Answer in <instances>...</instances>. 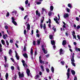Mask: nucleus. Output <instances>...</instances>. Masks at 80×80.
<instances>
[{
	"mask_svg": "<svg viewBox=\"0 0 80 80\" xmlns=\"http://www.w3.org/2000/svg\"><path fill=\"white\" fill-rule=\"evenodd\" d=\"M11 14L12 15H15V16H16L17 17L18 16V14L17 13V11H13L11 12Z\"/></svg>",
	"mask_w": 80,
	"mask_h": 80,
	"instance_id": "f257e3e1",
	"label": "nucleus"
},
{
	"mask_svg": "<svg viewBox=\"0 0 80 80\" xmlns=\"http://www.w3.org/2000/svg\"><path fill=\"white\" fill-rule=\"evenodd\" d=\"M12 22L15 25H17V22L15 21V18H14V17H12Z\"/></svg>",
	"mask_w": 80,
	"mask_h": 80,
	"instance_id": "f03ea898",
	"label": "nucleus"
},
{
	"mask_svg": "<svg viewBox=\"0 0 80 80\" xmlns=\"http://www.w3.org/2000/svg\"><path fill=\"white\" fill-rule=\"evenodd\" d=\"M51 44L52 45H54L53 46V48L54 50H55V48L56 47L55 45V42L54 40H51Z\"/></svg>",
	"mask_w": 80,
	"mask_h": 80,
	"instance_id": "7ed1b4c3",
	"label": "nucleus"
},
{
	"mask_svg": "<svg viewBox=\"0 0 80 80\" xmlns=\"http://www.w3.org/2000/svg\"><path fill=\"white\" fill-rule=\"evenodd\" d=\"M30 70L28 69H27L26 72L28 75V76H31V77H32V76H31V73H30Z\"/></svg>",
	"mask_w": 80,
	"mask_h": 80,
	"instance_id": "20e7f679",
	"label": "nucleus"
},
{
	"mask_svg": "<svg viewBox=\"0 0 80 80\" xmlns=\"http://www.w3.org/2000/svg\"><path fill=\"white\" fill-rule=\"evenodd\" d=\"M33 48H31L30 53H31V58H32V60H33Z\"/></svg>",
	"mask_w": 80,
	"mask_h": 80,
	"instance_id": "39448f33",
	"label": "nucleus"
},
{
	"mask_svg": "<svg viewBox=\"0 0 80 80\" xmlns=\"http://www.w3.org/2000/svg\"><path fill=\"white\" fill-rule=\"evenodd\" d=\"M27 22H26L25 24L27 27V31H28V30H29L30 29V25L29 23H28L27 24Z\"/></svg>",
	"mask_w": 80,
	"mask_h": 80,
	"instance_id": "423d86ee",
	"label": "nucleus"
},
{
	"mask_svg": "<svg viewBox=\"0 0 80 80\" xmlns=\"http://www.w3.org/2000/svg\"><path fill=\"white\" fill-rule=\"evenodd\" d=\"M22 62L23 63V66L25 68V69H26V68H27V64L25 63V61L24 60L22 61Z\"/></svg>",
	"mask_w": 80,
	"mask_h": 80,
	"instance_id": "0eeeda50",
	"label": "nucleus"
},
{
	"mask_svg": "<svg viewBox=\"0 0 80 80\" xmlns=\"http://www.w3.org/2000/svg\"><path fill=\"white\" fill-rule=\"evenodd\" d=\"M70 69L68 68V72L67 73V75L68 76L67 79H69L70 77Z\"/></svg>",
	"mask_w": 80,
	"mask_h": 80,
	"instance_id": "6e6552de",
	"label": "nucleus"
},
{
	"mask_svg": "<svg viewBox=\"0 0 80 80\" xmlns=\"http://www.w3.org/2000/svg\"><path fill=\"white\" fill-rule=\"evenodd\" d=\"M64 50H63L62 48H61L59 51L60 55H63L64 53Z\"/></svg>",
	"mask_w": 80,
	"mask_h": 80,
	"instance_id": "1a4fd4ad",
	"label": "nucleus"
},
{
	"mask_svg": "<svg viewBox=\"0 0 80 80\" xmlns=\"http://www.w3.org/2000/svg\"><path fill=\"white\" fill-rule=\"evenodd\" d=\"M15 53H16V57L17 59V60H19L20 59V56L18 55V53H17V51H15Z\"/></svg>",
	"mask_w": 80,
	"mask_h": 80,
	"instance_id": "9d476101",
	"label": "nucleus"
},
{
	"mask_svg": "<svg viewBox=\"0 0 80 80\" xmlns=\"http://www.w3.org/2000/svg\"><path fill=\"white\" fill-rule=\"evenodd\" d=\"M74 55H75V54L74 53H73V55L72 56V58H71L72 62H75V60H74Z\"/></svg>",
	"mask_w": 80,
	"mask_h": 80,
	"instance_id": "9b49d317",
	"label": "nucleus"
},
{
	"mask_svg": "<svg viewBox=\"0 0 80 80\" xmlns=\"http://www.w3.org/2000/svg\"><path fill=\"white\" fill-rule=\"evenodd\" d=\"M42 48L44 53H45V54H47V51L44 48L43 46H42Z\"/></svg>",
	"mask_w": 80,
	"mask_h": 80,
	"instance_id": "f8f14e48",
	"label": "nucleus"
},
{
	"mask_svg": "<svg viewBox=\"0 0 80 80\" xmlns=\"http://www.w3.org/2000/svg\"><path fill=\"white\" fill-rule=\"evenodd\" d=\"M69 16V15H68V14L67 13H65L64 14L63 17L64 18H68V17Z\"/></svg>",
	"mask_w": 80,
	"mask_h": 80,
	"instance_id": "ddd939ff",
	"label": "nucleus"
},
{
	"mask_svg": "<svg viewBox=\"0 0 80 80\" xmlns=\"http://www.w3.org/2000/svg\"><path fill=\"white\" fill-rule=\"evenodd\" d=\"M43 20H42L41 21V22L40 25L41 28V29L43 28V24H42V23H43Z\"/></svg>",
	"mask_w": 80,
	"mask_h": 80,
	"instance_id": "4468645a",
	"label": "nucleus"
},
{
	"mask_svg": "<svg viewBox=\"0 0 80 80\" xmlns=\"http://www.w3.org/2000/svg\"><path fill=\"white\" fill-rule=\"evenodd\" d=\"M54 21H56V23H57V24H59V22H58V18H57V17H56L55 18H54Z\"/></svg>",
	"mask_w": 80,
	"mask_h": 80,
	"instance_id": "2eb2a0df",
	"label": "nucleus"
},
{
	"mask_svg": "<svg viewBox=\"0 0 80 80\" xmlns=\"http://www.w3.org/2000/svg\"><path fill=\"white\" fill-rule=\"evenodd\" d=\"M19 75L20 78L21 77H24V75L23 73H22V74L20 73V72H19Z\"/></svg>",
	"mask_w": 80,
	"mask_h": 80,
	"instance_id": "dca6fc26",
	"label": "nucleus"
},
{
	"mask_svg": "<svg viewBox=\"0 0 80 80\" xmlns=\"http://www.w3.org/2000/svg\"><path fill=\"white\" fill-rule=\"evenodd\" d=\"M2 37L4 40H6V39H7V37H8V36H7V34H5V35L4 34L3 35Z\"/></svg>",
	"mask_w": 80,
	"mask_h": 80,
	"instance_id": "f3484780",
	"label": "nucleus"
},
{
	"mask_svg": "<svg viewBox=\"0 0 80 80\" xmlns=\"http://www.w3.org/2000/svg\"><path fill=\"white\" fill-rule=\"evenodd\" d=\"M66 43L67 41L65 40H63L62 43V45H63V46H64V45H66Z\"/></svg>",
	"mask_w": 80,
	"mask_h": 80,
	"instance_id": "a211bd4d",
	"label": "nucleus"
},
{
	"mask_svg": "<svg viewBox=\"0 0 80 80\" xmlns=\"http://www.w3.org/2000/svg\"><path fill=\"white\" fill-rule=\"evenodd\" d=\"M23 56L25 58H28V55H27V54L26 53H25L23 54Z\"/></svg>",
	"mask_w": 80,
	"mask_h": 80,
	"instance_id": "6ab92c4d",
	"label": "nucleus"
},
{
	"mask_svg": "<svg viewBox=\"0 0 80 80\" xmlns=\"http://www.w3.org/2000/svg\"><path fill=\"white\" fill-rule=\"evenodd\" d=\"M36 15H38V17H40V14L39 13H38V12L37 10L36 12Z\"/></svg>",
	"mask_w": 80,
	"mask_h": 80,
	"instance_id": "aec40b11",
	"label": "nucleus"
},
{
	"mask_svg": "<svg viewBox=\"0 0 80 80\" xmlns=\"http://www.w3.org/2000/svg\"><path fill=\"white\" fill-rule=\"evenodd\" d=\"M9 54L10 56H12V50L10 49L9 52Z\"/></svg>",
	"mask_w": 80,
	"mask_h": 80,
	"instance_id": "412c9836",
	"label": "nucleus"
},
{
	"mask_svg": "<svg viewBox=\"0 0 80 80\" xmlns=\"http://www.w3.org/2000/svg\"><path fill=\"white\" fill-rule=\"evenodd\" d=\"M1 42L2 45H5V41H4V40L2 39L1 40Z\"/></svg>",
	"mask_w": 80,
	"mask_h": 80,
	"instance_id": "4be33fe9",
	"label": "nucleus"
},
{
	"mask_svg": "<svg viewBox=\"0 0 80 80\" xmlns=\"http://www.w3.org/2000/svg\"><path fill=\"white\" fill-rule=\"evenodd\" d=\"M6 79V80H8V74L7 73L5 75Z\"/></svg>",
	"mask_w": 80,
	"mask_h": 80,
	"instance_id": "5701e85b",
	"label": "nucleus"
},
{
	"mask_svg": "<svg viewBox=\"0 0 80 80\" xmlns=\"http://www.w3.org/2000/svg\"><path fill=\"white\" fill-rule=\"evenodd\" d=\"M26 46H27V44H25V45L24 46V48L23 49V51L24 52H26L27 51V50L26 49Z\"/></svg>",
	"mask_w": 80,
	"mask_h": 80,
	"instance_id": "b1692460",
	"label": "nucleus"
},
{
	"mask_svg": "<svg viewBox=\"0 0 80 80\" xmlns=\"http://www.w3.org/2000/svg\"><path fill=\"white\" fill-rule=\"evenodd\" d=\"M53 6H51L50 7V11H53Z\"/></svg>",
	"mask_w": 80,
	"mask_h": 80,
	"instance_id": "393cba45",
	"label": "nucleus"
},
{
	"mask_svg": "<svg viewBox=\"0 0 80 80\" xmlns=\"http://www.w3.org/2000/svg\"><path fill=\"white\" fill-rule=\"evenodd\" d=\"M49 38L50 39L52 40V39H53V36L52 35H49Z\"/></svg>",
	"mask_w": 80,
	"mask_h": 80,
	"instance_id": "a878e982",
	"label": "nucleus"
},
{
	"mask_svg": "<svg viewBox=\"0 0 80 80\" xmlns=\"http://www.w3.org/2000/svg\"><path fill=\"white\" fill-rule=\"evenodd\" d=\"M75 50L76 51H79V52H80V48H75Z\"/></svg>",
	"mask_w": 80,
	"mask_h": 80,
	"instance_id": "bb28decb",
	"label": "nucleus"
},
{
	"mask_svg": "<svg viewBox=\"0 0 80 80\" xmlns=\"http://www.w3.org/2000/svg\"><path fill=\"white\" fill-rule=\"evenodd\" d=\"M71 72L72 75H75V72L73 70H72L71 71Z\"/></svg>",
	"mask_w": 80,
	"mask_h": 80,
	"instance_id": "cd10ccee",
	"label": "nucleus"
},
{
	"mask_svg": "<svg viewBox=\"0 0 80 80\" xmlns=\"http://www.w3.org/2000/svg\"><path fill=\"white\" fill-rule=\"evenodd\" d=\"M39 62L41 63H43L44 64V63H45V62L44 61H42V59H41L40 60H39Z\"/></svg>",
	"mask_w": 80,
	"mask_h": 80,
	"instance_id": "c85d7f7f",
	"label": "nucleus"
},
{
	"mask_svg": "<svg viewBox=\"0 0 80 80\" xmlns=\"http://www.w3.org/2000/svg\"><path fill=\"white\" fill-rule=\"evenodd\" d=\"M68 7H70V8H72V6L70 3H69L68 4Z\"/></svg>",
	"mask_w": 80,
	"mask_h": 80,
	"instance_id": "c756f323",
	"label": "nucleus"
},
{
	"mask_svg": "<svg viewBox=\"0 0 80 80\" xmlns=\"http://www.w3.org/2000/svg\"><path fill=\"white\" fill-rule=\"evenodd\" d=\"M19 8L21 10H22V11H23V10H24V8H23V7H19Z\"/></svg>",
	"mask_w": 80,
	"mask_h": 80,
	"instance_id": "7c9ffc66",
	"label": "nucleus"
},
{
	"mask_svg": "<svg viewBox=\"0 0 80 80\" xmlns=\"http://www.w3.org/2000/svg\"><path fill=\"white\" fill-rule=\"evenodd\" d=\"M72 36H73L74 35H75V32L74 31H73L72 32Z\"/></svg>",
	"mask_w": 80,
	"mask_h": 80,
	"instance_id": "2f4dec72",
	"label": "nucleus"
},
{
	"mask_svg": "<svg viewBox=\"0 0 80 80\" xmlns=\"http://www.w3.org/2000/svg\"><path fill=\"white\" fill-rule=\"evenodd\" d=\"M51 71H52V73L54 72V68H53V67H52Z\"/></svg>",
	"mask_w": 80,
	"mask_h": 80,
	"instance_id": "473e14b6",
	"label": "nucleus"
},
{
	"mask_svg": "<svg viewBox=\"0 0 80 80\" xmlns=\"http://www.w3.org/2000/svg\"><path fill=\"white\" fill-rule=\"evenodd\" d=\"M66 10L67 12H68V13H70V9L68 8H66Z\"/></svg>",
	"mask_w": 80,
	"mask_h": 80,
	"instance_id": "72a5a7b5",
	"label": "nucleus"
},
{
	"mask_svg": "<svg viewBox=\"0 0 80 80\" xmlns=\"http://www.w3.org/2000/svg\"><path fill=\"white\" fill-rule=\"evenodd\" d=\"M61 63L62 65H64L65 62L63 61H62L61 62Z\"/></svg>",
	"mask_w": 80,
	"mask_h": 80,
	"instance_id": "f704fd0d",
	"label": "nucleus"
},
{
	"mask_svg": "<svg viewBox=\"0 0 80 80\" xmlns=\"http://www.w3.org/2000/svg\"><path fill=\"white\" fill-rule=\"evenodd\" d=\"M74 62H72L71 63L72 65H73V66H74V67H75V63H74Z\"/></svg>",
	"mask_w": 80,
	"mask_h": 80,
	"instance_id": "c9c22d12",
	"label": "nucleus"
},
{
	"mask_svg": "<svg viewBox=\"0 0 80 80\" xmlns=\"http://www.w3.org/2000/svg\"><path fill=\"white\" fill-rule=\"evenodd\" d=\"M24 34L25 35H26V34H27V31H26V29H25L24 31Z\"/></svg>",
	"mask_w": 80,
	"mask_h": 80,
	"instance_id": "e433bc0d",
	"label": "nucleus"
},
{
	"mask_svg": "<svg viewBox=\"0 0 80 80\" xmlns=\"http://www.w3.org/2000/svg\"><path fill=\"white\" fill-rule=\"evenodd\" d=\"M43 27L44 30H46V25L45 24L43 25Z\"/></svg>",
	"mask_w": 80,
	"mask_h": 80,
	"instance_id": "4c0bfd02",
	"label": "nucleus"
},
{
	"mask_svg": "<svg viewBox=\"0 0 80 80\" xmlns=\"http://www.w3.org/2000/svg\"><path fill=\"white\" fill-rule=\"evenodd\" d=\"M37 42L38 45H40V40H38Z\"/></svg>",
	"mask_w": 80,
	"mask_h": 80,
	"instance_id": "58836bf2",
	"label": "nucleus"
},
{
	"mask_svg": "<svg viewBox=\"0 0 80 80\" xmlns=\"http://www.w3.org/2000/svg\"><path fill=\"white\" fill-rule=\"evenodd\" d=\"M46 70L47 73H48L49 72H50V70H49V69H48V68H46Z\"/></svg>",
	"mask_w": 80,
	"mask_h": 80,
	"instance_id": "ea45409f",
	"label": "nucleus"
},
{
	"mask_svg": "<svg viewBox=\"0 0 80 80\" xmlns=\"http://www.w3.org/2000/svg\"><path fill=\"white\" fill-rule=\"evenodd\" d=\"M40 67L42 69V71H44V69H43V66L42 65H41Z\"/></svg>",
	"mask_w": 80,
	"mask_h": 80,
	"instance_id": "a19ab883",
	"label": "nucleus"
},
{
	"mask_svg": "<svg viewBox=\"0 0 80 80\" xmlns=\"http://www.w3.org/2000/svg\"><path fill=\"white\" fill-rule=\"evenodd\" d=\"M42 3V2H37V5H40V4H41Z\"/></svg>",
	"mask_w": 80,
	"mask_h": 80,
	"instance_id": "79ce46f5",
	"label": "nucleus"
},
{
	"mask_svg": "<svg viewBox=\"0 0 80 80\" xmlns=\"http://www.w3.org/2000/svg\"><path fill=\"white\" fill-rule=\"evenodd\" d=\"M76 20H77V21H78V22H79L80 20V19H79V18L77 17L76 18Z\"/></svg>",
	"mask_w": 80,
	"mask_h": 80,
	"instance_id": "37998d69",
	"label": "nucleus"
},
{
	"mask_svg": "<svg viewBox=\"0 0 80 80\" xmlns=\"http://www.w3.org/2000/svg\"><path fill=\"white\" fill-rule=\"evenodd\" d=\"M15 68H14V67L12 66L11 67V69L12 70H14Z\"/></svg>",
	"mask_w": 80,
	"mask_h": 80,
	"instance_id": "c03bdc74",
	"label": "nucleus"
},
{
	"mask_svg": "<svg viewBox=\"0 0 80 80\" xmlns=\"http://www.w3.org/2000/svg\"><path fill=\"white\" fill-rule=\"evenodd\" d=\"M4 60H5V62H7V57L4 56Z\"/></svg>",
	"mask_w": 80,
	"mask_h": 80,
	"instance_id": "a18cd8bd",
	"label": "nucleus"
},
{
	"mask_svg": "<svg viewBox=\"0 0 80 80\" xmlns=\"http://www.w3.org/2000/svg\"><path fill=\"white\" fill-rule=\"evenodd\" d=\"M28 0H27L25 1V3L26 5H27L28 4Z\"/></svg>",
	"mask_w": 80,
	"mask_h": 80,
	"instance_id": "49530a36",
	"label": "nucleus"
},
{
	"mask_svg": "<svg viewBox=\"0 0 80 80\" xmlns=\"http://www.w3.org/2000/svg\"><path fill=\"white\" fill-rule=\"evenodd\" d=\"M9 15H10V13L8 12L6 14V17H9Z\"/></svg>",
	"mask_w": 80,
	"mask_h": 80,
	"instance_id": "de8ad7c7",
	"label": "nucleus"
},
{
	"mask_svg": "<svg viewBox=\"0 0 80 80\" xmlns=\"http://www.w3.org/2000/svg\"><path fill=\"white\" fill-rule=\"evenodd\" d=\"M6 43L7 45H8V46L9 45V43H8V40L6 41Z\"/></svg>",
	"mask_w": 80,
	"mask_h": 80,
	"instance_id": "09e8293b",
	"label": "nucleus"
},
{
	"mask_svg": "<svg viewBox=\"0 0 80 80\" xmlns=\"http://www.w3.org/2000/svg\"><path fill=\"white\" fill-rule=\"evenodd\" d=\"M39 77V75H37L35 77V79H37V78H38Z\"/></svg>",
	"mask_w": 80,
	"mask_h": 80,
	"instance_id": "8fccbe9b",
	"label": "nucleus"
},
{
	"mask_svg": "<svg viewBox=\"0 0 80 80\" xmlns=\"http://www.w3.org/2000/svg\"><path fill=\"white\" fill-rule=\"evenodd\" d=\"M2 48H0V52H1V53H3V52H2Z\"/></svg>",
	"mask_w": 80,
	"mask_h": 80,
	"instance_id": "3c124183",
	"label": "nucleus"
},
{
	"mask_svg": "<svg viewBox=\"0 0 80 80\" xmlns=\"http://www.w3.org/2000/svg\"><path fill=\"white\" fill-rule=\"evenodd\" d=\"M48 15L49 16H51V15H52V12L51 11H50L48 12Z\"/></svg>",
	"mask_w": 80,
	"mask_h": 80,
	"instance_id": "603ef678",
	"label": "nucleus"
},
{
	"mask_svg": "<svg viewBox=\"0 0 80 80\" xmlns=\"http://www.w3.org/2000/svg\"><path fill=\"white\" fill-rule=\"evenodd\" d=\"M4 27L6 30H7V29H8V26L7 25L5 26Z\"/></svg>",
	"mask_w": 80,
	"mask_h": 80,
	"instance_id": "864d4df0",
	"label": "nucleus"
},
{
	"mask_svg": "<svg viewBox=\"0 0 80 80\" xmlns=\"http://www.w3.org/2000/svg\"><path fill=\"white\" fill-rule=\"evenodd\" d=\"M52 30H54V31L55 32L56 31V28H55L53 27L52 28Z\"/></svg>",
	"mask_w": 80,
	"mask_h": 80,
	"instance_id": "5fc2aeb1",
	"label": "nucleus"
},
{
	"mask_svg": "<svg viewBox=\"0 0 80 80\" xmlns=\"http://www.w3.org/2000/svg\"><path fill=\"white\" fill-rule=\"evenodd\" d=\"M73 37H74L75 39V40H77V37L76 36V35H74V36H73Z\"/></svg>",
	"mask_w": 80,
	"mask_h": 80,
	"instance_id": "6e6d98bb",
	"label": "nucleus"
},
{
	"mask_svg": "<svg viewBox=\"0 0 80 80\" xmlns=\"http://www.w3.org/2000/svg\"><path fill=\"white\" fill-rule=\"evenodd\" d=\"M10 43H12L13 42V40L12 39H11L10 40Z\"/></svg>",
	"mask_w": 80,
	"mask_h": 80,
	"instance_id": "4d7b16f0",
	"label": "nucleus"
},
{
	"mask_svg": "<svg viewBox=\"0 0 80 80\" xmlns=\"http://www.w3.org/2000/svg\"><path fill=\"white\" fill-rule=\"evenodd\" d=\"M79 28H80V26L79 25H78L77 27V29L78 30V29H79Z\"/></svg>",
	"mask_w": 80,
	"mask_h": 80,
	"instance_id": "13d9d810",
	"label": "nucleus"
},
{
	"mask_svg": "<svg viewBox=\"0 0 80 80\" xmlns=\"http://www.w3.org/2000/svg\"><path fill=\"white\" fill-rule=\"evenodd\" d=\"M28 17V15H26L25 17L24 18V19L25 20L26 19V18H27V17Z\"/></svg>",
	"mask_w": 80,
	"mask_h": 80,
	"instance_id": "bf43d9fd",
	"label": "nucleus"
},
{
	"mask_svg": "<svg viewBox=\"0 0 80 80\" xmlns=\"http://www.w3.org/2000/svg\"><path fill=\"white\" fill-rule=\"evenodd\" d=\"M44 31H45V33H46V34H47V33H48V32H47V29H44Z\"/></svg>",
	"mask_w": 80,
	"mask_h": 80,
	"instance_id": "052dcab7",
	"label": "nucleus"
},
{
	"mask_svg": "<svg viewBox=\"0 0 80 80\" xmlns=\"http://www.w3.org/2000/svg\"><path fill=\"white\" fill-rule=\"evenodd\" d=\"M33 45H35L36 44V42H35V41H34L33 42Z\"/></svg>",
	"mask_w": 80,
	"mask_h": 80,
	"instance_id": "680f3d73",
	"label": "nucleus"
},
{
	"mask_svg": "<svg viewBox=\"0 0 80 80\" xmlns=\"http://www.w3.org/2000/svg\"><path fill=\"white\" fill-rule=\"evenodd\" d=\"M36 35H37V37H38V38H39V37H40V35H39V34H37Z\"/></svg>",
	"mask_w": 80,
	"mask_h": 80,
	"instance_id": "e2e57ef3",
	"label": "nucleus"
},
{
	"mask_svg": "<svg viewBox=\"0 0 80 80\" xmlns=\"http://www.w3.org/2000/svg\"><path fill=\"white\" fill-rule=\"evenodd\" d=\"M48 22L49 23H51V20L50 19H49Z\"/></svg>",
	"mask_w": 80,
	"mask_h": 80,
	"instance_id": "0e129e2a",
	"label": "nucleus"
},
{
	"mask_svg": "<svg viewBox=\"0 0 80 80\" xmlns=\"http://www.w3.org/2000/svg\"><path fill=\"white\" fill-rule=\"evenodd\" d=\"M58 20H60V14H58Z\"/></svg>",
	"mask_w": 80,
	"mask_h": 80,
	"instance_id": "69168bd1",
	"label": "nucleus"
},
{
	"mask_svg": "<svg viewBox=\"0 0 80 80\" xmlns=\"http://www.w3.org/2000/svg\"><path fill=\"white\" fill-rule=\"evenodd\" d=\"M49 56H50V55L49 54H48L46 55V57L47 58H48L49 57Z\"/></svg>",
	"mask_w": 80,
	"mask_h": 80,
	"instance_id": "338daca9",
	"label": "nucleus"
},
{
	"mask_svg": "<svg viewBox=\"0 0 80 80\" xmlns=\"http://www.w3.org/2000/svg\"><path fill=\"white\" fill-rule=\"evenodd\" d=\"M74 80H77V78L76 77H75Z\"/></svg>",
	"mask_w": 80,
	"mask_h": 80,
	"instance_id": "774afa93",
	"label": "nucleus"
}]
</instances>
